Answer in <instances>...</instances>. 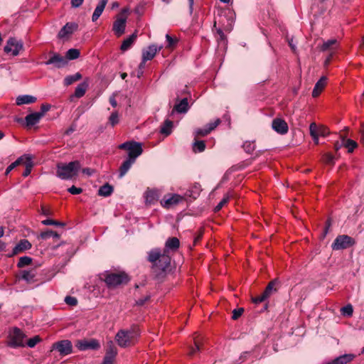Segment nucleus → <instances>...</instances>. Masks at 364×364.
I'll return each instance as SVG.
<instances>
[{
  "instance_id": "4468645a",
  "label": "nucleus",
  "mask_w": 364,
  "mask_h": 364,
  "mask_svg": "<svg viewBox=\"0 0 364 364\" xmlns=\"http://www.w3.org/2000/svg\"><path fill=\"white\" fill-rule=\"evenodd\" d=\"M125 27L126 17L121 14L114 22L112 30L117 36H121L125 31Z\"/></svg>"
},
{
  "instance_id": "338daca9",
  "label": "nucleus",
  "mask_w": 364,
  "mask_h": 364,
  "mask_svg": "<svg viewBox=\"0 0 364 364\" xmlns=\"http://www.w3.org/2000/svg\"><path fill=\"white\" fill-rule=\"evenodd\" d=\"M149 299V296H145V297H144V298H142V299H138V300L136 301V304H137L138 306H142V305H144V304L146 303V301H148Z\"/></svg>"
},
{
  "instance_id": "49530a36",
  "label": "nucleus",
  "mask_w": 364,
  "mask_h": 364,
  "mask_svg": "<svg viewBox=\"0 0 364 364\" xmlns=\"http://www.w3.org/2000/svg\"><path fill=\"white\" fill-rule=\"evenodd\" d=\"M334 156L331 154H326L323 156V161L327 164H334Z\"/></svg>"
},
{
  "instance_id": "052dcab7",
  "label": "nucleus",
  "mask_w": 364,
  "mask_h": 364,
  "mask_svg": "<svg viewBox=\"0 0 364 364\" xmlns=\"http://www.w3.org/2000/svg\"><path fill=\"white\" fill-rule=\"evenodd\" d=\"M50 109V105L48 104H43L41 105V112H38V113H42V117L44 116L45 113L47 112Z\"/></svg>"
},
{
  "instance_id": "423d86ee",
  "label": "nucleus",
  "mask_w": 364,
  "mask_h": 364,
  "mask_svg": "<svg viewBox=\"0 0 364 364\" xmlns=\"http://www.w3.org/2000/svg\"><path fill=\"white\" fill-rule=\"evenodd\" d=\"M103 279L109 287H114L128 282V277L124 273H107L103 274Z\"/></svg>"
},
{
  "instance_id": "ddd939ff",
  "label": "nucleus",
  "mask_w": 364,
  "mask_h": 364,
  "mask_svg": "<svg viewBox=\"0 0 364 364\" xmlns=\"http://www.w3.org/2000/svg\"><path fill=\"white\" fill-rule=\"evenodd\" d=\"M272 128L279 134H285L288 132L287 123L281 118H275L272 122Z\"/></svg>"
},
{
  "instance_id": "7c9ffc66",
  "label": "nucleus",
  "mask_w": 364,
  "mask_h": 364,
  "mask_svg": "<svg viewBox=\"0 0 364 364\" xmlns=\"http://www.w3.org/2000/svg\"><path fill=\"white\" fill-rule=\"evenodd\" d=\"M159 198L158 192L155 190H148L145 193L146 203L149 204L154 203Z\"/></svg>"
},
{
  "instance_id": "4d7b16f0",
  "label": "nucleus",
  "mask_w": 364,
  "mask_h": 364,
  "mask_svg": "<svg viewBox=\"0 0 364 364\" xmlns=\"http://www.w3.org/2000/svg\"><path fill=\"white\" fill-rule=\"evenodd\" d=\"M68 192L73 195H77L82 192V189L81 188H77L75 186H71L68 189Z\"/></svg>"
},
{
  "instance_id": "6e6d98bb",
  "label": "nucleus",
  "mask_w": 364,
  "mask_h": 364,
  "mask_svg": "<svg viewBox=\"0 0 364 364\" xmlns=\"http://www.w3.org/2000/svg\"><path fill=\"white\" fill-rule=\"evenodd\" d=\"M243 148L247 153H251L255 149V144L253 143L246 141L243 144Z\"/></svg>"
},
{
  "instance_id": "de8ad7c7",
  "label": "nucleus",
  "mask_w": 364,
  "mask_h": 364,
  "mask_svg": "<svg viewBox=\"0 0 364 364\" xmlns=\"http://www.w3.org/2000/svg\"><path fill=\"white\" fill-rule=\"evenodd\" d=\"M220 123V119H217L213 122L208 123L205 127L208 129V132H210L215 128H216Z\"/></svg>"
},
{
  "instance_id": "79ce46f5",
  "label": "nucleus",
  "mask_w": 364,
  "mask_h": 364,
  "mask_svg": "<svg viewBox=\"0 0 364 364\" xmlns=\"http://www.w3.org/2000/svg\"><path fill=\"white\" fill-rule=\"evenodd\" d=\"M230 197L229 193L225 194L220 202L215 206V210L219 211L229 201Z\"/></svg>"
},
{
  "instance_id": "c03bdc74",
  "label": "nucleus",
  "mask_w": 364,
  "mask_h": 364,
  "mask_svg": "<svg viewBox=\"0 0 364 364\" xmlns=\"http://www.w3.org/2000/svg\"><path fill=\"white\" fill-rule=\"evenodd\" d=\"M41 223L43 225H56V226H64L65 225V224L63 223L58 222V221L51 220V219L44 220Z\"/></svg>"
},
{
  "instance_id": "5701e85b",
  "label": "nucleus",
  "mask_w": 364,
  "mask_h": 364,
  "mask_svg": "<svg viewBox=\"0 0 364 364\" xmlns=\"http://www.w3.org/2000/svg\"><path fill=\"white\" fill-rule=\"evenodd\" d=\"M180 245V241L177 237H173L168 238L165 243L164 252L168 250H176Z\"/></svg>"
},
{
  "instance_id": "cd10ccee",
  "label": "nucleus",
  "mask_w": 364,
  "mask_h": 364,
  "mask_svg": "<svg viewBox=\"0 0 364 364\" xmlns=\"http://www.w3.org/2000/svg\"><path fill=\"white\" fill-rule=\"evenodd\" d=\"M88 86L89 84L87 80L79 84L75 88V96L77 98L82 97L85 94Z\"/></svg>"
},
{
  "instance_id": "3c124183",
  "label": "nucleus",
  "mask_w": 364,
  "mask_h": 364,
  "mask_svg": "<svg viewBox=\"0 0 364 364\" xmlns=\"http://www.w3.org/2000/svg\"><path fill=\"white\" fill-rule=\"evenodd\" d=\"M309 132L311 136H319V128L316 126L315 123H311L309 126Z\"/></svg>"
},
{
  "instance_id": "5fc2aeb1",
  "label": "nucleus",
  "mask_w": 364,
  "mask_h": 364,
  "mask_svg": "<svg viewBox=\"0 0 364 364\" xmlns=\"http://www.w3.org/2000/svg\"><path fill=\"white\" fill-rule=\"evenodd\" d=\"M210 132H208V129L206 127L204 128H198L196 129L195 134L196 136H205L208 135Z\"/></svg>"
},
{
  "instance_id": "603ef678",
  "label": "nucleus",
  "mask_w": 364,
  "mask_h": 364,
  "mask_svg": "<svg viewBox=\"0 0 364 364\" xmlns=\"http://www.w3.org/2000/svg\"><path fill=\"white\" fill-rule=\"evenodd\" d=\"M41 341L39 336H36L31 338H30L27 341V346L30 348H33L36 346V345Z\"/></svg>"
},
{
  "instance_id": "aec40b11",
  "label": "nucleus",
  "mask_w": 364,
  "mask_h": 364,
  "mask_svg": "<svg viewBox=\"0 0 364 364\" xmlns=\"http://www.w3.org/2000/svg\"><path fill=\"white\" fill-rule=\"evenodd\" d=\"M355 358V355L352 353L344 354L340 355L326 364H347L352 361Z\"/></svg>"
},
{
  "instance_id": "69168bd1",
  "label": "nucleus",
  "mask_w": 364,
  "mask_h": 364,
  "mask_svg": "<svg viewBox=\"0 0 364 364\" xmlns=\"http://www.w3.org/2000/svg\"><path fill=\"white\" fill-rule=\"evenodd\" d=\"M319 136H326L328 134V129L326 127H319Z\"/></svg>"
},
{
  "instance_id": "72a5a7b5",
  "label": "nucleus",
  "mask_w": 364,
  "mask_h": 364,
  "mask_svg": "<svg viewBox=\"0 0 364 364\" xmlns=\"http://www.w3.org/2000/svg\"><path fill=\"white\" fill-rule=\"evenodd\" d=\"M136 38V35L135 33H133L129 37L126 38L122 42V44L121 46V50L123 51L128 50L131 47V46L132 45V43H134V41H135Z\"/></svg>"
},
{
  "instance_id": "ea45409f",
  "label": "nucleus",
  "mask_w": 364,
  "mask_h": 364,
  "mask_svg": "<svg viewBox=\"0 0 364 364\" xmlns=\"http://www.w3.org/2000/svg\"><path fill=\"white\" fill-rule=\"evenodd\" d=\"M195 152H202L205 149V144L204 141H196L193 146Z\"/></svg>"
},
{
  "instance_id": "f257e3e1",
  "label": "nucleus",
  "mask_w": 364,
  "mask_h": 364,
  "mask_svg": "<svg viewBox=\"0 0 364 364\" xmlns=\"http://www.w3.org/2000/svg\"><path fill=\"white\" fill-rule=\"evenodd\" d=\"M139 334V328L133 326L129 329L119 330L116 334L115 339L120 347L126 348L134 345Z\"/></svg>"
},
{
  "instance_id": "a18cd8bd",
  "label": "nucleus",
  "mask_w": 364,
  "mask_h": 364,
  "mask_svg": "<svg viewBox=\"0 0 364 364\" xmlns=\"http://www.w3.org/2000/svg\"><path fill=\"white\" fill-rule=\"evenodd\" d=\"M109 122L111 124L112 127L118 124L119 122V116L117 112H114L111 114V115L109 117Z\"/></svg>"
},
{
  "instance_id": "09e8293b",
  "label": "nucleus",
  "mask_w": 364,
  "mask_h": 364,
  "mask_svg": "<svg viewBox=\"0 0 364 364\" xmlns=\"http://www.w3.org/2000/svg\"><path fill=\"white\" fill-rule=\"evenodd\" d=\"M65 302L69 305V306H76L77 304V300L75 297H73V296H67L65 299H64Z\"/></svg>"
},
{
  "instance_id": "bf43d9fd",
  "label": "nucleus",
  "mask_w": 364,
  "mask_h": 364,
  "mask_svg": "<svg viewBox=\"0 0 364 364\" xmlns=\"http://www.w3.org/2000/svg\"><path fill=\"white\" fill-rule=\"evenodd\" d=\"M53 230H48L45 232H42L40 235V237L43 240H47L48 238L50 237L51 235H53Z\"/></svg>"
},
{
  "instance_id": "6e6552de",
  "label": "nucleus",
  "mask_w": 364,
  "mask_h": 364,
  "mask_svg": "<svg viewBox=\"0 0 364 364\" xmlns=\"http://www.w3.org/2000/svg\"><path fill=\"white\" fill-rule=\"evenodd\" d=\"M353 244V240L350 237L342 235L338 236L331 245L333 250H340L349 247Z\"/></svg>"
},
{
  "instance_id": "4c0bfd02",
  "label": "nucleus",
  "mask_w": 364,
  "mask_h": 364,
  "mask_svg": "<svg viewBox=\"0 0 364 364\" xmlns=\"http://www.w3.org/2000/svg\"><path fill=\"white\" fill-rule=\"evenodd\" d=\"M342 145L348 149V152H353V150L357 147V143L352 139L345 140L343 139Z\"/></svg>"
},
{
  "instance_id": "f3484780",
  "label": "nucleus",
  "mask_w": 364,
  "mask_h": 364,
  "mask_svg": "<svg viewBox=\"0 0 364 364\" xmlns=\"http://www.w3.org/2000/svg\"><path fill=\"white\" fill-rule=\"evenodd\" d=\"M189 106L187 98L182 99L179 102L176 103L172 111L171 112V115H173L175 112L178 113H186L188 111Z\"/></svg>"
},
{
  "instance_id": "b1692460",
  "label": "nucleus",
  "mask_w": 364,
  "mask_h": 364,
  "mask_svg": "<svg viewBox=\"0 0 364 364\" xmlns=\"http://www.w3.org/2000/svg\"><path fill=\"white\" fill-rule=\"evenodd\" d=\"M107 2L108 0H101V1L98 4L92 16V21H96L102 15Z\"/></svg>"
},
{
  "instance_id": "e2e57ef3",
  "label": "nucleus",
  "mask_w": 364,
  "mask_h": 364,
  "mask_svg": "<svg viewBox=\"0 0 364 364\" xmlns=\"http://www.w3.org/2000/svg\"><path fill=\"white\" fill-rule=\"evenodd\" d=\"M82 172L84 174H86L87 176H90L95 173V169H92L90 168H85L82 169Z\"/></svg>"
},
{
  "instance_id": "20e7f679",
  "label": "nucleus",
  "mask_w": 364,
  "mask_h": 364,
  "mask_svg": "<svg viewBox=\"0 0 364 364\" xmlns=\"http://www.w3.org/2000/svg\"><path fill=\"white\" fill-rule=\"evenodd\" d=\"M25 336V334L20 328L17 327L13 328L9 333L7 346L13 348L25 346L23 341Z\"/></svg>"
},
{
  "instance_id": "c85d7f7f",
  "label": "nucleus",
  "mask_w": 364,
  "mask_h": 364,
  "mask_svg": "<svg viewBox=\"0 0 364 364\" xmlns=\"http://www.w3.org/2000/svg\"><path fill=\"white\" fill-rule=\"evenodd\" d=\"M337 48V41L336 39H330L327 41L323 42L321 46V50L325 51H333Z\"/></svg>"
},
{
  "instance_id": "f704fd0d",
  "label": "nucleus",
  "mask_w": 364,
  "mask_h": 364,
  "mask_svg": "<svg viewBox=\"0 0 364 364\" xmlns=\"http://www.w3.org/2000/svg\"><path fill=\"white\" fill-rule=\"evenodd\" d=\"M173 127V122L168 119H166L164 124L161 128V133L165 134L166 136L169 135L171 133V129Z\"/></svg>"
},
{
  "instance_id": "9d476101",
  "label": "nucleus",
  "mask_w": 364,
  "mask_h": 364,
  "mask_svg": "<svg viewBox=\"0 0 364 364\" xmlns=\"http://www.w3.org/2000/svg\"><path fill=\"white\" fill-rule=\"evenodd\" d=\"M23 49V43L21 41L11 38L8 40L4 47V51L6 53H11L13 55H18L21 50Z\"/></svg>"
},
{
  "instance_id": "13d9d810",
  "label": "nucleus",
  "mask_w": 364,
  "mask_h": 364,
  "mask_svg": "<svg viewBox=\"0 0 364 364\" xmlns=\"http://www.w3.org/2000/svg\"><path fill=\"white\" fill-rule=\"evenodd\" d=\"M267 299V297L263 293H262L261 295L252 298V300L255 304H259V303L264 301Z\"/></svg>"
},
{
  "instance_id": "f8f14e48",
  "label": "nucleus",
  "mask_w": 364,
  "mask_h": 364,
  "mask_svg": "<svg viewBox=\"0 0 364 364\" xmlns=\"http://www.w3.org/2000/svg\"><path fill=\"white\" fill-rule=\"evenodd\" d=\"M75 346L80 350H96L100 347V343L96 339L79 340Z\"/></svg>"
},
{
  "instance_id": "bb28decb",
  "label": "nucleus",
  "mask_w": 364,
  "mask_h": 364,
  "mask_svg": "<svg viewBox=\"0 0 364 364\" xmlns=\"http://www.w3.org/2000/svg\"><path fill=\"white\" fill-rule=\"evenodd\" d=\"M36 101V97L32 95H20L16 98V102L17 105H22L26 104H31Z\"/></svg>"
},
{
  "instance_id": "37998d69",
  "label": "nucleus",
  "mask_w": 364,
  "mask_h": 364,
  "mask_svg": "<svg viewBox=\"0 0 364 364\" xmlns=\"http://www.w3.org/2000/svg\"><path fill=\"white\" fill-rule=\"evenodd\" d=\"M167 42L166 48L173 47L178 42V38L171 36L169 34L166 35Z\"/></svg>"
},
{
  "instance_id": "473e14b6",
  "label": "nucleus",
  "mask_w": 364,
  "mask_h": 364,
  "mask_svg": "<svg viewBox=\"0 0 364 364\" xmlns=\"http://www.w3.org/2000/svg\"><path fill=\"white\" fill-rule=\"evenodd\" d=\"M82 78V75L80 73H76L75 75H68L64 79V85L65 86H69L72 85L73 82L80 80Z\"/></svg>"
},
{
  "instance_id": "7ed1b4c3",
  "label": "nucleus",
  "mask_w": 364,
  "mask_h": 364,
  "mask_svg": "<svg viewBox=\"0 0 364 364\" xmlns=\"http://www.w3.org/2000/svg\"><path fill=\"white\" fill-rule=\"evenodd\" d=\"M148 260L153 263L154 268H158L162 272H165L171 263L170 257L165 252L162 254L159 248L153 249L149 252Z\"/></svg>"
},
{
  "instance_id": "a211bd4d",
  "label": "nucleus",
  "mask_w": 364,
  "mask_h": 364,
  "mask_svg": "<svg viewBox=\"0 0 364 364\" xmlns=\"http://www.w3.org/2000/svg\"><path fill=\"white\" fill-rule=\"evenodd\" d=\"M279 287V280L274 279L267 284V287L262 293L268 298L273 294L276 293Z\"/></svg>"
},
{
  "instance_id": "8fccbe9b",
  "label": "nucleus",
  "mask_w": 364,
  "mask_h": 364,
  "mask_svg": "<svg viewBox=\"0 0 364 364\" xmlns=\"http://www.w3.org/2000/svg\"><path fill=\"white\" fill-rule=\"evenodd\" d=\"M243 312H244V309L243 308H238V309H234L232 311V318L233 320H237V318H239L242 316Z\"/></svg>"
},
{
  "instance_id": "a878e982",
  "label": "nucleus",
  "mask_w": 364,
  "mask_h": 364,
  "mask_svg": "<svg viewBox=\"0 0 364 364\" xmlns=\"http://www.w3.org/2000/svg\"><path fill=\"white\" fill-rule=\"evenodd\" d=\"M42 118V113L34 112L28 114L26 118V122L27 126H33L36 124L40 119Z\"/></svg>"
},
{
  "instance_id": "f03ea898",
  "label": "nucleus",
  "mask_w": 364,
  "mask_h": 364,
  "mask_svg": "<svg viewBox=\"0 0 364 364\" xmlns=\"http://www.w3.org/2000/svg\"><path fill=\"white\" fill-rule=\"evenodd\" d=\"M80 168L81 164L79 161L58 164L56 176L62 180H69L77 176Z\"/></svg>"
},
{
  "instance_id": "0e129e2a",
  "label": "nucleus",
  "mask_w": 364,
  "mask_h": 364,
  "mask_svg": "<svg viewBox=\"0 0 364 364\" xmlns=\"http://www.w3.org/2000/svg\"><path fill=\"white\" fill-rule=\"evenodd\" d=\"M83 1L84 0H71L72 7L78 8L82 4Z\"/></svg>"
},
{
  "instance_id": "1a4fd4ad",
  "label": "nucleus",
  "mask_w": 364,
  "mask_h": 364,
  "mask_svg": "<svg viewBox=\"0 0 364 364\" xmlns=\"http://www.w3.org/2000/svg\"><path fill=\"white\" fill-rule=\"evenodd\" d=\"M50 57L44 63L45 65H53L54 68L60 69L65 67L68 64L67 59L57 53H50Z\"/></svg>"
},
{
  "instance_id": "393cba45",
  "label": "nucleus",
  "mask_w": 364,
  "mask_h": 364,
  "mask_svg": "<svg viewBox=\"0 0 364 364\" xmlns=\"http://www.w3.org/2000/svg\"><path fill=\"white\" fill-rule=\"evenodd\" d=\"M135 160L127 158L119 167V178H122L130 169L132 164H134Z\"/></svg>"
},
{
  "instance_id": "864d4df0",
  "label": "nucleus",
  "mask_w": 364,
  "mask_h": 364,
  "mask_svg": "<svg viewBox=\"0 0 364 364\" xmlns=\"http://www.w3.org/2000/svg\"><path fill=\"white\" fill-rule=\"evenodd\" d=\"M341 311L344 315L351 316L353 314V307L348 304L341 309Z\"/></svg>"
},
{
  "instance_id": "c9c22d12",
  "label": "nucleus",
  "mask_w": 364,
  "mask_h": 364,
  "mask_svg": "<svg viewBox=\"0 0 364 364\" xmlns=\"http://www.w3.org/2000/svg\"><path fill=\"white\" fill-rule=\"evenodd\" d=\"M80 55V50L76 48L69 49L65 54V58L68 60H75L79 58Z\"/></svg>"
},
{
  "instance_id": "9b49d317",
  "label": "nucleus",
  "mask_w": 364,
  "mask_h": 364,
  "mask_svg": "<svg viewBox=\"0 0 364 364\" xmlns=\"http://www.w3.org/2000/svg\"><path fill=\"white\" fill-rule=\"evenodd\" d=\"M52 348L56 350L62 355H67L73 352L72 343L69 340H63L53 343Z\"/></svg>"
},
{
  "instance_id": "2f4dec72",
  "label": "nucleus",
  "mask_w": 364,
  "mask_h": 364,
  "mask_svg": "<svg viewBox=\"0 0 364 364\" xmlns=\"http://www.w3.org/2000/svg\"><path fill=\"white\" fill-rule=\"evenodd\" d=\"M113 187L108 183L102 186L99 191L98 194L101 196L107 197L109 196L113 192Z\"/></svg>"
},
{
  "instance_id": "58836bf2",
  "label": "nucleus",
  "mask_w": 364,
  "mask_h": 364,
  "mask_svg": "<svg viewBox=\"0 0 364 364\" xmlns=\"http://www.w3.org/2000/svg\"><path fill=\"white\" fill-rule=\"evenodd\" d=\"M24 160V156H21L18 159H17L14 162L11 164L6 168L5 171V175H8L14 168H16L17 166L20 165L23 163Z\"/></svg>"
},
{
  "instance_id": "774afa93",
  "label": "nucleus",
  "mask_w": 364,
  "mask_h": 364,
  "mask_svg": "<svg viewBox=\"0 0 364 364\" xmlns=\"http://www.w3.org/2000/svg\"><path fill=\"white\" fill-rule=\"evenodd\" d=\"M114 360V358H109L107 356H105L102 364H113Z\"/></svg>"
},
{
  "instance_id": "6ab92c4d",
  "label": "nucleus",
  "mask_w": 364,
  "mask_h": 364,
  "mask_svg": "<svg viewBox=\"0 0 364 364\" xmlns=\"http://www.w3.org/2000/svg\"><path fill=\"white\" fill-rule=\"evenodd\" d=\"M31 247V242L26 239L21 240L14 247L11 255H17Z\"/></svg>"
},
{
  "instance_id": "680f3d73",
  "label": "nucleus",
  "mask_w": 364,
  "mask_h": 364,
  "mask_svg": "<svg viewBox=\"0 0 364 364\" xmlns=\"http://www.w3.org/2000/svg\"><path fill=\"white\" fill-rule=\"evenodd\" d=\"M41 213L45 216H48L51 215V211L49 208L43 205L41 206Z\"/></svg>"
},
{
  "instance_id": "e433bc0d",
  "label": "nucleus",
  "mask_w": 364,
  "mask_h": 364,
  "mask_svg": "<svg viewBox=\"0 0 364 364\" xmlns=\"http://www.w3.org/2000/svg\"><path fill=\"white\" fill-rule=\"evenodd\" d=\"M117 354V348L114 347V343L112 341L109 342V346L106 351L105 356L115 358L116 355Z\"/></svg>"
},
{
  "instance_id": "2eb2a0df",
  "label": "nucleus",
  "mask_w": 364,
  "mask_h": 364,
  "mask_svg": "<svg viewBox=\"0 0 364 364\" xmlns=\"http://www.w3.org/2000/svg\"><path fill=\"white\" fill-rule=\"evenodd\" d=\"M78 28L75 23H67L59 31L58 36L59 38H63L72 34Z\"/></svg>"
},
{
  "instance_id": "a19ab883",
  "label": "nucleus",
  "mask_w": 364,
  "mask_h": 364,
  "mask_svg": "<svg viewBox=\"0 0 364 364\" xmlns=\"http://www.w3.org/2000/svg\"><path fill=\"white\" fill-rule=\"evenodd\" d=\"M32 262V259L29 257L24 256L21 257L19 259V261L17 264L18 267H23L25 266L29 265Z\"/></svg>"
},
{
  "instance_id": "0eeeda50",
  "label": "nucleus",
  "mask_w": 364,
  "mask_h": 364,
  "mask_svg": "<svg viewBox=\"0 0 364 364\" xmlns=\"http://www.w3.org/2000/svg\"><path fill=\"white\" fill-rule=\"evenodd\" d=\"M183 200V197L178 194H169L165 196L160 203L162 207L169 209L175 207Z\"/></svg>"
},
{
  "instance_id": "4be33fe9",
  "label": "nucleus",
  "mask_w": 364,
  "mask_h": 364,
  "mask_svg": "<svg viewBox=\"0 0 364 364\" xmlns=\"http://www.w3.org/2000/svg\"><path fill=\"white\" fill-rule=\"evenodd\" d=\"M24 160L22 164H25L26 168L23 172L22 175L23 177H27L31 172V169L33 166V163L32 161V156L29 154H25Z\"/></svg>"
},
{
  "instance_id": "c756f323",
  "label": "nucleus",
  "mask_w": 364,
  "mask_h": 364,
  "mask_svg": "<svg viewBox=\"0 0 364 364\" xmlns=\"http://www.w3.org/2000/svg\"><path fill=\"white\" fill-rule=\"evenodd\" d=\"M36 272L33 269L31 270H23L21 272V278L25 280L27 283L31 284L35 282Z\"/></svg>"
},
{
  "instance_id": "412c9836",
  "label": "nucleus",
  "mask_w": 364,
  "mask_h": 364,
  "mask_svg": "<svg viewBox=\"0 0 364 364\" xmlns=\"http://www.w3.org/2000/svg\"><path fill=\"white\" fill-rule=\"evenodd\" d=\"M327 78L324 76L321 77L320 80L316 83L313 92L312 96L314 97H318L326 84Z\"/></svg>"
},
{
  "instance_id": "39448f33",
  "label": "nucleus",
  "mask_w": 364,
  "mask_h": 364,
  "mask_svg": "<svg viewBox=\"0 0 364 364\" xmlns=\"http://www.w3.org/2000/svg\"><path fill=\"white\" fill-rule=\"evenodd\" d=\"M119 149L127 150L128 158L135 161L143 152L141 144L134 141L122 143L119 146Z\"/></svg>"
},
{
  "instance_id": "dca6fc26",
  "label": "nucleus",
  "mask_w": 364,
  "mask_h": 364,
  "mask_svg": "<svg viewBox=\"0 0 364 364\" xmlns=\"http://www.w3.org/2000/svg\"><path fill=\"white\" fill-rule=\"evenodd\" d=\"M163 46L156 47L155 45L149 46L147 49L144 50L142 52V57L144 58V61H147L153 59L156 55V53L159 51Z\"/></svg>"
}]
</instances>
